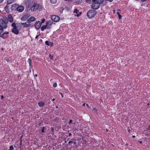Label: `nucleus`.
<instances>
[{
  "instance_id": "1",
  "label": "nucleus",
  "mask_w": 150,
  "mask_h": 150,
  "mask_svg": "<svg viewBox=\"0 0 150 150\" xmlns=\"http://www.w3.org/2000/svg\"><path fill=\"white\" fill-rule=\"evenodd\" d=\"M8 23V20L7 17H3L2 19H0V33L3 31L4 29L7 28Z\"/></svg>"
},
{
  "instance_id": "2",
  "label": "nucleus",
  "mask_w": 150,
  "mask_h": 150,
  "mask_svg": "<svg viewBox=\"0 0 150 150\" xmlns=\"http://www.w3.org/2000/svg\"><path fill=\"white\" fill-rule=\"evenodd\" d=\"M42 9V6L41 5L34 3L33 4L30 10L32 11H34L37 10H40Z\"/></svg>"
},
{
  "instance_id": "3",
  "label": "nucleus",
  "mask_w": 150,
  "mask_h": 150,
  "mask_svg": "<svg viewBox=\"0 0 150 150\" xmlns=\"http://www.w3.org/2000/svg\"><path fill=\"white\" fill-rule=\"evenodd\" d=\"M96 14V11L95 10H90L87 12V15L89 18L94 17Z\"/></svg>"
},
{
  "instance_id": "4",
  "label": "nucleus",
  "mask_w": 150,
  "mask_h": 150,
  "mask_svg": "<svg viewBox=\"0 0 150 150\" xmlns=\"http://www.w3.org/2000/svg\"><path fill=\"white\" fill-rule=\"evenodd\" d=\"M92 3L93 4L91 6L92 8L96 9L99 8L100 5L97 2V1H96V0H92Z\"/></svg>"
},
{
  "instance_id": "5",
  "label": "nucleus",
  "mask_w": 150,
  "mask_h": 150,
  "mask_svg": "<svg viewBox=\"0 0 150 150\" xmlns=\"http://www.w3.org/2000/svg\"><path fill=\"white\" fill-rule=\"evenodd\" d=\"M25 4L26 5V9L27 10L31 9V7H32L33 4V3L29 0H27L25 1Z\"/></svg>"
},
{
  "instance_id": "6",
  "label": "nucleus",
  "mask_w": 150,
  "mask_h": 150,
  "mask_svg": "<svg viewBox=\"0 0 150 150\" xmlns=\"http://www.w3.org/2000/svg\"><path fill=\"white\" fill-rule=\"evenodd\" d=\"M51 19L54 22H57L59 21V18L57 16L53 15L51 16Z\"/></svg>"
},
{
  "instance_id": "7",
  "label": "nucleus",
  "mask_w": 150,
  "mask_h": 150,
  "mask_svg": "<svg viewBox=\"0 0 150 150\" xmlns=\"http://www.w3.org/2000/svg\"><path fill=\"white\" fill-rule=\"evenodd\" d=\"M24 10V7L23 6L21 5L18 6L17 7V11L20 12H22Z\"/></svg>"
},
{
  "instance_id": "8",
  "label": "nucleus",
  "mask_w": 150,
  "mask_h": 150,
  "mask_svg": "<svg viewBox=\"0 0 150 150\" xmlns=\"http://www.w3.org/2000/svg\"><path fill=\"white\" fill-rule=\"evenodd\" d=\"M30 16V15L29 13H26L21 17V20L22 21H25L27 20Z\"/></svg>"
},
{
  "instance_id": "9",
  "label": "nucleus",
  "mask_w": 150,
  "mask_h": 150,
  "mask_svg": "<svg viewBox=\"0 0 150 150\" xmlns=\"http://www.w3.org/2000/svg\"><path fill=\"white\" fill-rule=\"evenodd\" d=\"M8 32H4L1 35H0V37L3 38L5 39L8 37Z\"/></svg>"
},
{
  "instance_id": "10",
  "label": "nucleus",
  "mask_w": 150,
  "mask_h": 150,
  "mask_svg": "<svg viewBox=\"0 0 150 150\" xmlns=\"http://www.w3.org/2000/svg\"><path fill=\"white\" fill-rule=\"evenodd\" d=\"M41 23L40 21H38V22H36L35 24L34 25L35 27L37 29H39L41 26Z\"/></svg>"
},
{
  "instance_id": "11",
  "label": "nucleus",
  "mask_w": 150,
  "mask_h": 150,
  "mask_svg": "<svg viewBox=\"0 0 150 150\" xmlns=\"http://www.w3.org/2000/svg\"><path fill=\"white\" fill-rule=\"evenodd\" d=\"M12 31L16 35H18L19 33V31L17 29V27L13 28L12 30Z\"/></svg>"
},
{
  "instance_id": "12",
  "label": "nucleus",
  "mask_w": 150,
  "mask_h": 150,
  "mask_svg": "<svg viewBox=\"0 0 150 150\" xmlns=\"http://www.w3.org/2000/svg\"><path fill=\"white\" fill-rule=\"evenodd\" d=\"M21 26H22V25H23V27L24 28H27L30 25V24H27L26 23H19Z\"/></svg>"
},
{
  "instance_id": "13",
  "label": "nucleus",
  "mask_w": 150,
  "mask_h": 150,
  "mask_svg": "<svg viewBox=\"0 0 150 150\" xmlns=\"http://www.w3.org/2000/svg\"><path fill=\"white\" fill-rule=\"evenodd\" d=\"M19 5L18 4H14L11 7V10H16L17 8V7H18V5Z\"/></svg>"
},
{
  "instance_id": "14",
  "label": "nucleus",
  "mask_w": 150,
  "mask_h": 150,
  "mask_svg": "<svg viewBox=\"0 0 150 150\" xmlns=\"http://www.w3.org/2000/svg\"><path fill=\"white\" fill-rule=\"evenodd\" d=\"M7 19L8 22L9 21V22L12 23L13 22V19L12 16L11 15H9L8 16Z\"/></svg>"
},
{
  "instance_id": "15",
  "label": "nucleus",
  "mask_w": 150,
  "mask_h": 150,
  "mask_svg": "<svg viewBox=\"0 0 150 150\" xmlns=\"http://www.w3.org/2000/svg\"><path fill=\"white\" fill-rule=\"evenodd\" d=\"M82 1V0H75L74 3L75 4H77L81 3Z\"/></svg>"
},
{
  "instance_id": "16",
  "label": "nucleus",
  "mask_w": 150,
  "mask_h": 150,
  "mask_svg": "<svg viewBox=\"0 0 150 150\" xmlns=\"http://www.w3.org/2000/svg\"><path fill=\"white\" fill-rule=\"evenodd\" d=\"M96 1H97V2L100 5V4L103 3H104L105 4V2L104 0H96Z\"/></svg>"
},
{
  "instance_id": "17",
  "label": "nucleus",
  "mask_w": 150,
  "mask_h": 150,
  "mask_svg": "<svg viewBox=\"0 0 150 150\" xmlns=\"http://www.w3.org/2000/svg\"><path fill=\"white\" fill-rule=\"evenodd\" d=\"M38 105L41 107H43L45 105V103L42 101H40L38 103Z\"/></svg>"
},
{
  "instance_id": "18",
  "label": "nucleus",
  "mask_w": 150,
  "mask_h": 150,
  "mask_svg": "<svg viewBox=\"0 0 150 150\" xmlns=\"http://www.w3.org/2000/svg\"><path fill=\"white\" fill-rule=\"evenodd\" d=\"M45 43L46 45H48V46H52V43L50 42H49L48 41H46L45 42Z\"/></svg>"
},
{
  "instance_id": "19",
  "label": "nucleus",
  "mask_w": 150,
  "mask_h": 150,
  "mask_svg": "<svg viewBox=\"0 0 150 150\" xmlns=\"http://www.w3.org/2000/svg\"><path fill=\"white\" fill-rule=\"evenodd\" d=\"M52 22L50 21H47L46 22V24L47 25H52Z\"/></svg>"
},
{
  "instance_id": "20",
  "label": "nucleus",
  "mask_w": 150,
  "mask_h": 150,
  "mask_svg": "<svg viewBox=\"0 0 150 150\" xmlns=\"http://www.w3.org/2000/svg\"><path fill=\"white\" fill-rule=\"evenodd\" d=\"M14 1V0H8L7 3L8 4H11Z\"/></svg>"
},
{
  "instance_id": "21",
  "label": "nucleus",
  "mask_w": 150,
  "mask_h": 150,
  "mask_svg": "<svg viewBox=\"0 0 150 150\" xmlns=\"http://www.w3.org/2000/svg\"><path fill=\"white\" fill-rule=\"evenodd\" d=\"M29 19L31 21H34L35 20V18L33 16H31L30 18Z\"/></svg>"
},
{
  "instance_id": "22",
  "label": "nucleus",
  "mask_w": 150,
  "mask_h": 150,
  "mask_svg": "<svg viewBox=\"0 0 150 150\" xmlns=\"http://www.w3.org/2000/svg\"><path fill=\"white\" fill-rule=\"evenodd\" d=\"M47 25H44L42 26V27H41V30L42 31H43L45 29H46V26Z\"/></svg>"
},
{
  "instance_id": "23",
  "label": "nucleus",
  "mask_w": 150,
  "mask_h": 150,
  "mask_svg": "<svg viewBox=\"0 0 150 150\" xmlns=\"http://www.w3.org/2000/svg\"><path fill=\"white\" fill-rule=\"evenodd\" d=\"M28 62L29 63V65H30V67H31V59H30L29 58V59H28Z\"/></svg>"
},
{
  "instance_id": "24",
  "label": "nucleus",
  "mask_w": 150,
  "mask_h": 150,
  "mask_svg": "<svg viewBox=\"0 0 150 150\" xmlns=\"http://www.w3.org/2000/svg\"><path fill=\"white\" fill-rule=\"evenodd\" d=\"M117 14L118 15L119 19H121L122 18V16L120 14L119 12H117Z\"/></svg>"
},
{
  "instance_id": "25",
  "label": "nucleus",
  "mask_w": 150,
  "mask_h": 150,
  "mask_svg": "<svg viewBox=\"0 0 150 150\" xmlns=\"http://www.w3.org/2000/svg\"><path fill=\"white\" fill-rule=\"evenodd\" d=\"M11 26L13 27V28H16V24L15 23H13L12 24Z\"/></svg>"
},
{
  "instance_id": "26",
  "label": "nucleus",
  "mask_w": 150,
  "mask_h": 150,
  "mask_svg": "<svg viewBox=\"0 0 150 150\" xmlns=\"http://www.w3.org/2000/svg\"><path fill=\"white\" fill-rule=\"evenodd\" d=\"M9 150H13L14 149L13 147V145H11L9 147Z\"/></svg>"
},
{
  "instance_id": "27",
  "label": "nucleus",
  "mask_w": 150,
  "mask_h": 150,
  "mask_svg": "<svg viewBox=\"0 0 150 150\" xmlns=\"http://www.w3.org/2000/svg\"><path fill=\"white\" fill-rule=\"evenodd\" d=\"M79 12V10H78L77 9H75L74 11V12L76 13H77Z\"/></svg>"
},
{
  "instance_id": "28",
  "label": "nucleus",
  "mask_w": 150,
  "mask_h": 150,
  "mask_svg": "<svg viewBox=\"0 0 150 150\" xmlns=\"http://www.w3.org/2000/svg\"><path fill=\"white\" fill-rule=\"evenodd\" d=\"M45 129V127H42V129L41 130L42 132V133H44L45 132L44 130Z\"/></svg>"
},
{
  "instance_id": "29",
  "label": "nucleus",
  "mask_w": 150,
  "mask_h": 150,
  "mask_svg": "<svg viewBox=\"0 0 150 150\" xmlns=\"http://www.w3.org/2000/svg\"><path fill=\"white\" fill-rule=\"evenodd\" d=\"M57 86V83H54L53 84V87L54 88L56 87Z\"/></svg>"
},
{
  "instance_id": "30",
  "label": "nucleus",
  "mask_w": 150,
  "mask_h": 150,
  "mask_svg": "<svg viewBox=\"0 0 150 150\" xmlns=\"http://www.w3.org/2000/svg\"><path fill=\"white\" fill-rule=\"evenodd\" d=\"M31 22V21H30V20L29 19L27 21V22L28 23V24H30Z\"/></svg>"
},
{
  "instance_id": "31",
  "label": "nucleus",
  "mask_w": 150,
  "mask_h": 150,
  "mask_svg": "<svg viewBox=\"0 0 150 150\" xmlns=\"http://www.w3.org/2000/svg\"><path fill=\"white\" fill-rule=\"evenodd\" d=\"M49 57L51 59H52L53 56L52 55H51L50 54L49 55Z\"/></svg>"
},
{
  "instance_id": "32",
  "label": "nucleus",
  "mask_w": 150,
  "mask_h": 150,
  "mask_svg": "<svg viewBox=\"0 0 150 150\" xmlns=\"http://www.w3.org/2000/svg\"><path fill=\"white\" fill-rule=\"evenodd\" d=\"M41 21H42V22H41V23H43L45 21V19H43Z\"/></svg>"
},
{
  "instance_id": "33",
  "label": "nucleus",
  "mask_w": 150,
  "mask_h": 150,
  "mask_svg": "<svg viewBox=\"0 0 150 150\" xmlns=\"http://www.w3.org/2000/svg\"><path fill=\"white\" fill-rule=\"evenodd\" d=\"M5 59L6 60V61L8 62H10V59H9L8 58H6Z\"/></svg>"
},
{
  "instance_id": "34",
  "label": "nucleus",
  "mask_w": 150,
  "mask_h": 150,
  "mask_svg": "<svg viewBox=\"0 0 150 150\" xmlns=\"http://www.w3.org/2000/svg\"><path fill=\"white\" fill-rule=\"evenodd\" d=\"M93 110H94L96 112H97V110L96 108H93Z\"/></svg>"
},
{
  "instance_id": "35",
  "label": "nucleus",
  "mask_w": 150,
  "mask_h": 150,
  "mask_svg": "<svg viewBox=\"0 0 150 150\" xmlns=\"http://www.w3.org/2000/svg\"><path fill=\"white\" fill-rule=\"evenodd\" d=\"M73 143V142L72 141H69V143H68V144H70L71 143Z\"/></svg>"
},
{
  "instance_id": "36",
  "label": "nucleus",
  "mask_w": 150,
  "mask_h": 150,
  "mask_svg": "<svg viewBox=\"0 0 150 150\" xmlns=\"http://www.w3.org/2000/svg\"><path fill=\"white\" fill-rule=\"evenodd\" d=\"M51 3H56V1H53V0H51Z\"/></svg>"
},
{
  "instance_id": "37",
  "label": "nucleus",
  "mask_w": 150,
  "mask_h": 150,
  "mask_svg": "<svg viewBox=\"0 0 150 150\" xmlns=\"http://www.w3.org/2000/svg\"><path fill=\"white\" fill-rule=\"evenodd\" d=\"M105 2H106V1H108L110 2H112L113 0H104Z\"/></svg>"
},
{
  "instance_id": "38",
  "label": "nucleus",
  "mask_w": 150,
  "mask_h": 150,
  "mask_svg": "<svg viewBox=\"0 0 150 150\" xmlns=\"http://www.w3.org/2000/svg\"><path fill=\"white\" fill-rule=\"evenodd\" d=\"M47 26H46V28H47V29H49V28H50V25H47Z\"/></svg>"
},
{
  "instance_id": "39",
  "label": "nucleus",
  "mask_w": 150,
  "mask_h": 150,
  "mask_svg": "<svg viewBox=\"0 0 150 150\" xmlns=\"http://www.w3.org/2000/svg\"><path fill=\"white\" fill-rule=\"evenodd\" d=\"M22 137H23V136H22H22L21 137H20V140H21V141H22Z\"/></svg>"
},
{
  "instance_id": "40",
  "label": "nucleus",
  "mask_w": 150,
  "mask_h": 150,
  "mask_svg": "<svg viewBox=\"0 0 150 150\" xmlns=\"http://www.w3.org/2000/svg\"><path fill=\"white\" fill-rule=\"evenodd\" d=\"M72 120H70L69 121V124H70L72 122Z\"/></svg>"
},
{
  "instance_id": "41",
  "label": "nucleus",
  "mask_w": 150,
  "mask_h": 150,
  "mask_svg": "<svg viewBox=\"0 0 150 150\" xmlns=\"http://www.w3.org/2000/svg\"><path fill=\"white\" fill-rule=\"evenodd\" d=\"M39 35H37L35 37V39H37L39 36Z\"/></svg>"
},
{
  "instance_id": "42",
  "label": "nucleus",
  "mask_w": 150,
  "mask_h": 150,
  "mask_svg": "<svg viewBox=\"0 0 150 150\" xmlns=\"http://www.w3.org/2000/svg\"><path fill=\"white\" fill-rule=\"evenodd\" d=\"M59 93L62 96V97H63V96L62 94V93H60V92H59Z\"/></svg>"
},
{
  "instance_id": "43",
  "label": "nucleus",
  "mask_w": 150,
  "mask_h": 150,
  "mask_svg": "<svg viewBox=\"0 0 150 150\" xmlns=\"http://www.w3.org/2000/svg\"><path fill=\"white\" fill-rule=\"evenodd\" d=\"M148 130H150V126H149L148 128Z\"/></svg>"
},
{
  "instance_id": "44",
  "label": "nucleus",
  "mask_w": 150,
  "mask_h": 150,
  "mask_svg": "<svg viewBox=\"0 0 150 150\" xmlns=\"http://www.w3.org/2000/svg\"><path fill=\"white\" fill-rule=\"evenodd\" d=\"M51 129H52V132H53V131H54V129H53V127H52L51 128Z\"/></svg>"
},
{
  "instance_id": "45",
  "label": "nucleus",
  "mask_w": 150,
  "mask_h": 150,
  "mask_svg": "<svg viewBox=\"0 0 150 150\" xmlns=\"http://www.w3.org/2000/svg\"><path fill=\"white\" fill-rule=\"evenodd\" d=\"M71 133H69V136H71Z\"/></svg>"
},
{
  "instance_id": "46",
  "label": "nucleus",
  "mask_w": 150,
  "mask_h": 150,
  "mask_svg": "<svg viewBox=\"0 0 150 150\" xmlns=\"http://www.w3.org/2000/svg\"><path fill=\"white\" fill-rule=\"evenodd\" d=\"M4 0H0V3L2 2Z\"/></svg>"
},
{
  "instance_id": "47",
  "label": "nucleus",
  "mask_w": 150,
  "mask_h": 150,
  "mask_svg": "<svg viewBox=\"0 0 150 150\" xmlns=\"http://www.w3.org/2000/svg\"><path fill=\"white\" fill-rule=\"evenodd\" d=\"M91 0H90L91 1ZM90 0H86V2H89Z\"/></svg>"
},
{
  "instance_id": "48",
  "label": "nucleus",
  "mask_w": 150,
  "mask_h": 150,
  "mask_svg": "<svg viewBox=\"0 0 150 150\" xmlns=\"http://www.w3.org/2000/svg\"><path fill=\"white\" fill-rule=\"evenodd\" d=\"M146 0H141V1H142V2H144V1H146Z\"/></svg>"
},
{
  "instance_id": "49",
  "label": "nucleus",
  "mask_w": 150,
  "mask_h": 150,
  "mask_svg": "<svg viewBox=\"0 0 150 150\" xmlns=\"http://www.w3.org/2000/svg\"><path fill=\"white\" fill-rule=\"evenodd\" d=\"M86 105L88 107H89L88 105V104H86Z\"/></svg>"
},
{
  "instance_id": "50",
  "label": "nucleus",
  "mask_w": 150,
  "mask_h": 150,
  "mask_svg": "<svg viewBox=\"0 0 150 150\" xmlns=\"http://www.w3.org/2000/svg\"><path fill=\"white\" fill-rule=\"evenodd\" d=\"M1 98H2L3 99V98H4V96H3L2 95L1 96Z\"/></svg>"
},
{
  "instance_id": "51",
  "label": "nucleus",
  "mask_w": 150,
  "mask_h": 150,
  "mask_svg": "<svg viewBox=\"0 0 150 150\" xmlns=\"http://www.w3.org/2000/svg\"><path fill=\"white\" fill-rule=\"evenodd\" d=\"M85 103H83V106H85Z\"/></svg>"
},
{
  "instance_id": "52",
  "label": "nucleus",
  "mask_w": 150,
  "mask_h": 150,
  "mask_svg": "<svg viewBox=\"0 0 150 150\" xmlns=\"http://www.w3.org/2000/svg\"><path fill=\"white\" fill-rule=\"evenodd\" d=\"M22 141H21V142H20V145H21V144H22L21 142H22Z\"/></svg>"
},
{
  "instance_id": "53",
  "label": "nucleus",
  "mask_w": 150,
  "mask_h": 150,
  "mask_svg": "<svg viewBox=\"0 0 150 150\" xmlns=\"http://www.w3.org/2000/svg\"><path fill=\"white\" fill-rule=\"evenodd\" d=\"M139 142L140 144H141V143H142V141H139Z\"/></svg>"
},
{
  "instance_id": "54",
  "label": "nucleus",
  "mask_w": 150,
  "mask_h": 150,
  "mask_svg": "<svg viewBox=\"0 0 150 150\" xmlns=\"http://www.w3.org/2000/svg\"><path fill=\"white\" fill-rule=\"evenodd\" d=\"M65 0L66 1H71V0Z\"/></svg>"
},
{
  "instance_id": "55",
  "label": "nucleus",
  "mask_w": 150,
  "mask_h": 150,
  "mask_svg": "<svg viewBox=\"0 0 150 150\" xmlns=\"http://www.w3.org/2000/svg\"><path fill=\"white\" fill-rule=\"evenodd\" d=\"M79 15H79V14H77V16H77V17H78V16H79Z\"/></svg>"
},
{
  "instance_id": "56",
  "label": "nucleus",
  "mask_w": 150,
  "mask_h": 150,
  "mask_svg": "<svg viewBox=\"0 0 150 150\" xmlns=\"http://www.w3.org/2000/svg\"><path fill=\"white\" fill-rule=\"evenodd\" d=\"M76 143L75 142H74V145L75 144H76Z\"/></svg>"
},
{
  "instance_id": "57",
  "label": "nucleus",
  "mask_w": 150,
  "mask_h": 150,
  "mask_svg": "<svg viewBox=\"0 0 150 150\" xmlns=\"http://www.w3.org/2000/svg\"><path fill=\"white\" fill-rule=\"evenodd\" d=\"M132 137L133 138H134L135 137V136H134V135H133V136H132Z\"/></svg>"
},
{
  "instance_id": "58",
  "label": "nucleus",
  "mask_w": 150,
  "mask_h": 150,
  "mask_svg": "<svg viewBox=\"0 0 150 150\" xmlns=\"http://www.w3.org/2000/svg\"><path fill=\"white\" fill-rule=\"evenodd\" d=\"M55 100V99H54V98H53V99H52V100H53V101H54V100Z\"/></svg>"
},
{
  "instance_id": "59",
  "label": "nucleus",
  "mask_w": 150,
  "mask_h": 150,
  "mask_svg": "<svg viewBox=\"0 0 150 150\" xmlns=\"http://www.w3.org/2000/svg\"><path fill=\"white\" fill-rule=\"evenodd\" d=\"M8 11V10H7L6 9V12H7Z\"/></svg>"
},
{
  "instance_id": "60",
  "label": "nucleus",
  "mask_w": 150,
  "mask_h": 150,
  "mask_svg": "<svg viewBox=\"0 0 150 150\" xmlns=\"http://www.w3.org/2000/svg\"><path fill=\"white\" fill-rule=\"evenodd\" d=\"M35 76H37V74H35Z\"/></svg>"
},
{
  "instance_id": "61",
  "label": "nucleus",
  "mask_w": 150,
  "mask_h": 150,
  "mask_svg": "<svg viewBox=\"0 0 150 150\" xmlns=\"http://www.w3.org/2000/svg\"><path fill=\"white\" fill-rule=\"evenodd\" d=\"M71 140H74V139H71Z\"/></svg>"
},
{
  "instance_id": "62",
  "label": "nucleus",
  "mask_w": 150,
  "mask_h": 150,
  "mask_svg": "<svg viewBox=\"0 0 150 150\" xmlns=\"http://www.w3.org/2000/svg\"><path fill=\"white\" fill-rule=\"evenodd\" d=\"M56 108H58V107H57V106H56Z\"/></svg>"
},
{
  "instance_id": "63",
  "label": "nucleus",
  "mask_w": 150,
  "mask_h": 150,
  "mask_svg": "<svg viewBox=\"0 0 150 150\" xmlns=\"http://www.w3.org/2000/svg\"><path fill=\"white\" fill-rule=\"evenodd\" d=\"M117 11H120V10H119V9H118Z\"/></svg>"
},
{
  "instance_id": "64",
  "label": "nucleus",
  "mask_w": 150,
  "mask_h": 150,
  "mask_svg": "<svg viewBox=\"0 0 150 150\" xmlns=\"http://www.w3.org/2000/svg\"><path fill=\"white\" fill-rule=\"evenodd\" d=\"M81 12H80V14H81Z\"/></svg>"
}]
</instances>
